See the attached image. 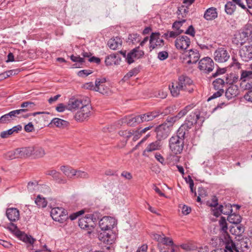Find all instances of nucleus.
Here are the masks:
<instances>
[{
	"instance_id": "obj_44",
	"label": "nucleus",
	"mask_w": 252,
	"mask_h": 252,
	"mask_svg": "<svg viewBox=\"0 0 252 252\" xmlns=\"http://www.w3.org/2000/svg\"><path fill=\"white\" fill-rule=\"evenodd\" d=\"M183 32H184V31H180V32H177L175 30L174 31L168 32L165 33L162 35V37H164L166 39H168V38H175L178 35L181 34Z\"/></svg>"
},
{
	"instance_id": "obj_47",
	"label": "nucleus",
	"mask_w": 252,
	"mask_h": 252,
	"mask_svg": "<svg viewBox=\"0 0 252 252\" xmlns=\"http://www.w3.org/2000/svg\"><path fill=\"white\" fill-rule=\"evenodd\" d=\"M35 204L39 208H44L47 206V201L45 200L44 198H42L40 195H38L36 199L35 200Z\"/></svg>"
},
{
	"instance_id": "obj_2",
	"label": "nucleus",
	"mask_w": 252,
	"mask_h": 252,
	"mask_svg": "<svg viewBox=\"0 0 252 252\" xmlns=\"http://www.w3.org/2000/svg\"><path fill=\"white\" fill-rule=\"evenodd\" d=\"M90 100L89 98H86L85 100L84 105L78 111L74 118L77 121L83 122L87 119L91 115L92 109L90 104Z\"/></svg>"
},
{
	"instance_id": "obj_30",
	"label": "nucleus",
	"mask_w": 252,
	"mask_h": 252,
	"mask_svg": "<svg viewBox=\"0 0 252 252\" xmlns=\"http://www.w3.org/2000/svg\"><path fill=\"white\" fill-rule=\"evenodd\" d=\"M122 43V39L116 37L114 38H111L108 41V46L112 50H116L121 46Z\"/></svg>"
},
{
	"instance_id": "obj_26",
	"label": "nucleus",
	"mask_w": 252,
	"mask_h": 252,
	"mask_svg": "<svg viewBox=\"0 0 252 252\" xmlns=\"http://www.w3.org/2000/svg\"><path fill=\"white\" fill-rule=\"evenodd\" d=\"M248 37V33L246 32H243L235 35V37L233 40L234 42L237 45H243L247 40Z\"/></svg>"
},
{
	"instance_id": "obj_45",
	"label": "nucleus",
	"mask_w": 252,
	"mask_h": 252,
	"mask_svg": "<svg viewBox=\"0 0 252 252\" xmlns=\"http://www.w3.org/2000/svg\"><path fill=\"white\" fill-rule=\"evenodd\" d=\"M235 8V4L232 2H228L225 5V11L228 14L231 15L234 12Z\"/></svg>"
},
{
	"instance_id": "obj_34",
	"label": "nucleus",
	"mask_w": 252,
	"mask_h": 252,
	"mask_svg": "<svg viewBox=\"0 0 252 252\" xmlns=\"http://www.w3.org/2000/svg\"><path fill=\"white\" fill-rule=\"evenodd\" d=\"M22 126L20 125H17L7 130L1 132L0 137L2 138L8 137V136L11 135L14 132H18V131L22 130Z\"/></svg>"
},
{
	"instance_id": "obj_38",
	"label": "nucleus",
	"mask_w": 252,
	"mask_h": 252,
	"mask_svg": "<svg viewBox=\"0 0 252 252\" xmlns=\"http://www.w3.org/2000/svg\"><path fill=\"white\" fill-rule=\"evenodd\" d=\"M61 170L68 178H71L75 176L76 171L70 167L63 166L61 167Z\"/></svg>"
},
{
	"instance_id": "obj_15",
	"label": "nucleus",
	"mask_w": 252,
	"mask_h": 252,
	"mask_svg": "<svg viewBox=\"0 0 252 252\" xmlns=\"http://www.w3.org/2000/svg\"><path fill=\"white\" fill-rule=\"evenodd\" d=\"M30 149V156H32L34 158H41L45 155L44 149L40 146L35 145L29 147Z\"/></svg>"
},
{
	"instance_id": "obj_24",
	"label": "nucleus",
	"mask_w": 252,
	"mask_h": 252,
	"mask_svg": "<svg viewBox=\"0 0 252 252\" xmlns=\"http://www.w3.org/2000/svg\"><path fill=\"white\" fill-rule=\"evenodd\" d=\"M78 225L81 229L87 230H91L94 227V224H92L91 221L88 220L87 215H86L85 217L82 218L79 220Z\"/></svg>"
},
{
	"instance_id": "obj_36",
	"label": "nucleus",
	"mask_w": 252,
	"mask_h": 252,
	"mask_svg": "<svg viewBox=\"0 0 252 252\" xmlns=\"http://www.w3.org/2000/svg\"><path fill=\"white\" fill-rule=\"evenodd\" d=\"M70 59L73 62L76 63L73 64L74 67H82L85 62V59L80 56L72 55Z\"/></svg>"
},
{
	"instance_id": "obj_11",
	"label": "nucleus",
	"mask_w": 252,
	"mask_h": 252,
	"mask_svg": "<svg viewBox=\"0 0 252 252\" xmlns=\"http://www.w3.org/2000/svg\"><path fill=\"white\" fill-rule=\"evenodd\" d=\"M159 32H152L150 38V48L151 51L156 47H162L164 45V40L159 38Z\"/></svg>"
},
{
	"instance_id": "obj_33",
	"label": "nucleus",
	"mask_w": 252,
	"mask_h": 252,
	"mask_svg": "<svg viewBox=\"0 0 252 252\" xmlns=\"http://www.w3.org/2000/svg\"><path fill=\"white\" fill-rule=\"evenodd\" d=\"M17 236L21 240L31 245L33 244L35 240L31 236H28L25 233L22 232L21 231H18L17 233Z\"/></svg>"
},
{
	"instance_id": "obj_48",
	"label": "nucleus",
	"mask_w": 252,
	"mask_h": 252,
	"mask_svg": "<svg viewBox=\"0 0 252 252\" xmlns=\"http://www.w3.org/2000/svg\"><path fill=\"white\" fill-rule=\"evenodd\" d=\"M138 69L137 68H133L130 70L126 74L123 78L124 81L128 80L130 77L133 76L137 75L138 73Z\"/></svg>"
},
{
	"instance_id": "obj_41",
	"label": "nucleus",
	"mask_w": 252,
	"mask_h": 252,
	"mask_svg": "<svg viewBox=\"0 0 252 252\" xmlns=\"http://www.w3.org/2000/svg\"><path fill=\"white\" fill-rule=\"evenodd\" d=\"M88 220L90 221L91 223H94L101 217L100 213L98 212H95L93 214L87 215Z\"/></svg>"
},
{
	"instance_id": "obj_43",
	"label": "nucleus",
	"mask_w": 252,
	"mask_h": 252,
	"mask_svg": "<svg viewBox=\"0 0 252 252\" xmlns=\"http://www.w3.org/2000/svg\"><path fill=\"white\" fill-rule=\"evenodd\" d=\"M189 8L184 5L179 7L177 13L178 15V18L181 19L186 17L187 13L189 12Z\"/></svg>"
},
{
	"instance_id": "obj_19",
	"label": "nucleus",
	"mask_w": 252,
	"mask_h": 252,
	"mask_svg": "<svg viewBox=\"0 0 252 252\" xmlns=\"http://www.w3.org/2000/svg\"><path fill=\"white\" fill-rule=\"evenodd\" d=\"M6 215L8 220L11 222L18 220L20 218L19 211L15 208H9L7 209Z\"/></svg>"
},
{
	"instance_id": "obj_51",
	"label": "nucleus",
	"mask_w": 252,
	"mask_h": 252,
	"mask_svg": "<svg viewBox=\"0 0 252 252\" xmlns=\"http://www.w3.org/2000/svg\"><path fill=\"white\" fill-rule=\"evenodd\" d=\"M186 21V20L185 19L176 21L173 24L172 28L177 32H180V31H184L183 30L181 29V27H182L183 24Z\"/></svg>"
},
{
	"instance_id": "obj_49",
	"label": "nucleus",
	"mask_w": 252,
	"mask_h": 252,
	"mask_svg": "<svg viewBox=\"0 0 252 252\" xmlns=\"http://www.w3.org/2000/svg\"><path fill=\"white\" fill-rule=\"evenodd\" d=\"M178 120V119L176 116H169L166 118L164 123H166L168 127L170 128V127L172 126L173 124Z\"/></svg>"
},
{
	"instance_id": "obj_21",
	"label": "nucleus",
	"mask_w": 252,
	"mask_h": 252,
	"mask_svg": "<svg viewBox=\"0 0 252 252\" xmlns=\"http://www.w3.org/2000/svg\"><path fill=\"white\" fill-rule=\"evenodd\" d=\"M239 54L243 60L247 61L252 58V46H245L239 51Z\"/></svg>"
},
{
	"instance_id": "obj_14",
	"label": "nucleus",
	"mask_w": 252,
	"mask_h": 252,
	"mask_svg": "<svg viewBox=\"0 0 252 252\" xmlns=\"http://www.w3.org/2000/svg\"><path fill=\"white\" fill-rule=\"evenodd\" d=\"M232 206L230 204L225 205L224 206L220 205L218 208L212 210V214L217 217H219L221 214L229 215L232 212Z\"/></svg>"
},
{
	"instance_id": "obj_62",
	"label": "nucleus",
	"mask_w": 252,
	"mask_h": 252,
	"mask_svg": "<svg viewBox=\"0 0 252 252\" xmlns=\"http://www.w3.org/2000/svg\"><path fill=\"white\" fill-rule=\"evenodd\" d=\"M244 97L246 100L252 102V89L249 90L244 95Z\"/></svg>"
},
{
	"instance_id": "obj_59",
	"label": "nucleus",
	"mask_w": 252,
	"mask_h": 252,
	"mask_svg": "<svg viewBox=\"0 0 252 252\" xmlns=\"http://www.w3.org/2000/svg\"><path fill=\"white\" fill-rule=\"evenodd\" d=\"M139 37V35L137 33H132L130 34L128 36V39L130 40L132 43L137 42V39ZM140 40H138L137 42H139Z\"/></svg>"
},
{
	"instance_id": "obj_32",
	"label": "nucleus",
	"mask_w": 252,
	"mask_h": 252,
	"mask_svg": "<svg viewBox=\"0 0 252 252\" xmlns=\"http://www.w3.org/2000/svg\"><path fill=\"white\" fill-rule=\"evenodd\" d=\"M35 106V104L32 101H27L23 102L21 104V107L23 108V109H18V110L22 111V112H21V116L23 115V114L26 112H27L28 111L32 110V109H34V107Z\"/></svg>"
},
{
	"instance_id": "obj_17",
	"label": "nucleus",
	"mask_w": 252,
	"mask_h": 252,
	"mask_svg": "<svg viewBox=\"0 0 252 252\" xmlns=\"http://www.w3.org/2000/svg\"><path fill=\"white\" fill-rule=\"evenodd\" d=\"M200 58V55L197 50L191 49L189 51L186 55V58L184 60H187L188 64L195 63L198 61Z\"/></svg>"
},
{
	"instance_id": "obj_57",
	"label": "nucleus",
	"mask_w": 252,
	"mask_h": 252,
	"mask_svg": "<svg viewBox=\"0 0 252 252\" xmlns=\"http://www.w3.org/2000/svg\"><path fill=\"white\" fill-rule=\"evenodd\" d=\"M207 204L210 207H216L218 205V199L216 196H213L211 201H207Z\"/></svg>"
},
{
	"instance_id": "obj_53",
	"label": "nucleus",
	"mask_w": 252,
	"mask_h": 252,
	"mask_svg": "<svg viewBox=\"0 0 252 252\" xmlns=\"http://www.w3.org/2000/svg\"><path fill=\"white\" fill-rule=\"evenodd\" d=\"M119 133L120 136L126 138V139H128L134 134L133 131L131 132L130 131L127 130H121L119 131Z\"/></svg>"
},
{
	"instance_id": "obj_52",
	"label": "nucleus",
	"mask_w": 252,
	"mask_h": 252,
	"mask_svg": "<svg viewBox=\"0 0 252 252\" xmlns=\"http://www.w3.org/2000/svg\"><path fill=\"white\" fill-rule=\"evenodd\" d=\"M38 186V183L37 182H30L28 184L27 188L28 190L32 192L34 190L36 189Z\"/></svg>"
},
{
	"instance_id": "obj_10",
	"label": "nucleus",
	"mask_w": 252,
	"mask_h": 252,
	"mask_svg": "<svg viewBox=\"0 0 252 252\" xmlns=\"http://www.w3.org/2000/svg\"><path fill=\"white\" fill-rule=\"evenodd\" d=\"M252 71H242L240 81H241V86L243 83L247 82L245 86V90H252Z\"/></svg>"
},
{
	"instance_id": "obj_61",
	"label": "nucleus",
	"mask_w": 252,
	"mask_h": 252,
	"mask_svg": "<svg viewBox=\"0 0 252 252\" xmlns=\"http://www.w3.org/2000/svg\"><path fill=\"white\" fill-rule=\"evenodd\" d=\"M48 175L52 176L55 179H57L59 178V176L60 175V173L57 172L55 170H52L50 171H48L47 173Z\"/></svg>"
},
{
	"instance_id": "obj_22",
	"label": "nucleus",
	"mask_w": 252,
	"mask_h": 252,
	"mask_svg": "<svg viewBox=\"0 0 252 252\" xmlns=\"http://www.w3.org/2000/svg\"><path fill=\"white\" fill-rule=\"evenodd\" d=\"M200 116L199 114L195 113H192L188 116L184 124L190 129L193 126V125L197 123V120H198Z\"/></svg>"
},
{
	"instance_id": "obj_42",
	"label": "nucleus",
	"mask_w": 252,
	"mask_h": 252,
	"mask_svg": "<svg viewBox=\"0 0 252 252\" xmlns=\"http://www.w3.org/2000/svg\"><path fill=\"white\" fill-rule=\"evenodd\" d=\"M117 55L116 54H111L106 57L105 63L106 65H112L113 64H116Z\"/></svg>"
},
{
	"instance_id": "obj_50",
	"label": "nucleus",
	"mask_w": 252,
	"mask_h": 252,
	"mask_svg": "<svg viewBox=\"0 0 252 252\" xmlns=\"http://www.w3.org/2000/svg\"><path fill=\"white\" fill-rule=\"evenodd\" d=\"M162 240H161L160 243L161 245L165 246L166 247H169V246H172L173 245V242L172 239L166 237L163 234H162Z\"/></svg>"
},
{
	"instance_id": "obj_7",
	"label": "nucleus",
	"mask_w": 252,
	"mask_h": 252,
	"mask_svg": "<svg viewBox=\"0 0 252 252\" xmlns=\"http://www.w3.org/2000/svg\"><path fill=\"white\" fill-rule=\"evenodd\" d=\"M214 64V62L210 58L205 57L199 62L198 68L205 73H209L213 70Z\"/></svg>"
},
{
	"instance_id": "obj_55",
	"label": "nucleus",
	"mask_w": 252,
	"mask_h": 252,
	"mask_svg": "<svg viewBox=\"0 0 252 252\" xmlns=\"http://www.w3.org/2000/svg\"><path fill=\"white\" fill-rule=\"evenodd\" d=\"M4 158L6 159L11 160L16 158L15 152L14 151H11L7 152L4 155Z\"/></svg>"
},
{
	"instance_id": "obj_31",
	"label": "nucleus",
	"mask_w": 252,
	"mask_h": 252,
	"mask_svg": "<svg viewBox=\"0 0 252 252\" xmlns=\"http://www.w3.org/2000/svg\"><path fill=\"white\" fill-rule=\"evenodd\" d=\"M29 147L22 148H18L15 150L16 158H23L30 157V152Z\"/></svg>"
},
{
	"instance_id": "obj_4",
	"label": "nucleus",
	"mask_w": 252,
	"mask_h": 252,
	"mask_svg": "<svg viewBox=\"0 0 252 252\" xmlns=\"http://www.w3.org/2000/svg\"><path fill=\"white\" fill-rule=\"evenodd\" d=\"M169 147L174 154H180L183 149L184 141L179 139L177 136H172L169 141Z\"/></svg>"
},
{
	"instance_id": "obj_37",
	"label": "nucleus",
	"mask_w": 252,
	"mask_h": 252,
	"mask_svg": "<svg viewBox=\"0 0 252 252\" xmlns=\"http://www.w3.org/2000/svg\"><path fill=\"white\" fill-rule=\"evenodd\" d=\"M228 215V220L230 223L239 224L241 222L242 218L240 215L235 213H230Z\"/></svg>"
},
{
	"instance_id": "obj_9",
	"label": "nucleus",
	"mask_w": 252,
	"mask_h": 252,
	"mask_svg": "<svg viewBox=\"0 0 252 252\" xmlns=\"http://www.w3.org/2000/svg\"><path fill=\"white\" fill-rule=\"evenodd\" d=\"M155 131L157 133L158 139L161 141L167 137L170 132V128L168 127L166 123H164L157 126L155 128Z\"/></svg>"
},
{
	"instance_id": "obj_56",
	"label": "nucleus",
	"mask_w": 252,
	"mask_h": 252,
	"mask_svg": "<svg viewBox=\"0 0 252 252\" xmlns=\"http://www.w3.org/2000/svg\"><path fill=\"white\" fill-rule=\"evenodd\" d=\"M218 90V91L217 92L215 93L212 96H211L210 97L208 98V101L213 99H214V98H216L220 96L222 94L224 93L223 89H221L220 90Z\"/></svg>"
},
{
	"instance_id": "obj_54",
	"label": "nucleus",
	"mask_w": 252,
	"mask_h": 252,
	"mask_svg": "<svg viewBox=\"0 0 252 252\" xmlns=\"http://www.w3.org/2000/svg\"><path fill=\"white\" fill-rule=\"evenodd\" d=\"M75 176L77 178L87 179L89 177L88 173L82 171H76Z\"/></svg>"
},
{
	"instance_id": "obj_35",
	"label": "nucleus",
	"mask_w": 252,
	"mask_h": 252,
	"mask_svg": "<svg viewBox=\"0 0 252 252\" xmlns=\"http://www.w3.org/2000/svg\"><path fill=\"white\" fill-rule=\"evenodd\" d=\"M51 124H53L57 127L60 128H66L69 126V122L67 121L57 118H54L52 120Z\"/></svg>"
},
{
	"instance_id": "obj_3",
	"label": "nucleus",
	"mask_w": 252,
	"mask_h": 252,
	"mask_svg": "<svg viewBox=\"0 0 252 252\" xmlns=\"http://www.w3.org/2000/svg\"><path fill=\"white\" fill-rule=\"evenodd\" d=\"M50 213L52 219L60 223L64 222L67 219V211L62 207L52 209Z\"/></svg>"
},
{
	"instance_id": "obj_5",
	"label": "nucleus",
	"mask_w": 252,
	"mask_h": 252,
	"mask_svg": "<svg viewBox=\"0 0 252 252\" xmlns=\"http://www.w3.org/2000/svg\"><path fill=\"white\" fill-rule=\"evenodd\" d=\"M230 55L224 48H218L214 53V58L216 62L222 63L228 60Z\"/></svg>"
},
{
	"instance_id": "obj_13",
	"label": "nucleus",
	"mask_w": 252,
	"mask_h": 252,
	"mask_svg": "<svg viewBox=\"0 0 252 252\" xmlns=\"http://www.w3.org/2000/svg\"><path fill=\"white\" fill-rule=\"evenodd\" d=\"M106 80L105 78H97L95 80V91L103 94H108L109 88L105 84Z\"/></svg>"
},
{
	"instance_id": "obj_39",
	"label": "nucleus",
	"mask_w": 252,
	"mask_h": 252,
	"mask_svg": "<svg viewBox=\"0 0 252 252\" xmlns=\"http://www.w3.org/2000/svg\"><path fill=\"white\" fill-rule=\"evenodd\" d=\"M212 84L215 90H220L221 89H223L225 81L223 79L219 78L214 80Z\"/></svg>"
},
{
	"instance_id": "obj_64",
	"label": "nucleus",
	"mask_w": 252,
	"mask_h": 252,
	"mask_svg": "<svg viewBox=\"0 0 252 252\" xmlns=\"http://www.w3.org/2000/svg\"><path fill=\"white\" fill-rule=\"evenodd\" d=\"M24 129L26 132H32L34 130L33 125L32 123H29L25 126Z\"/></svg>"
},
{
	"instance_id": "obj_28",
	"label": "nucleus",
	"mask_w": 252,
	"mask_h": 252,
	"mask_svg": "<svg viewBox=\"0 0 252 252\" xmlns=\"http://www.w3.org/2000/svg\"><path fill=\"white\" fill-rule=\"evenodd\" d=\"M189 128L183 124L177 130V134L174 136L184 141L185 138L189 133Z\"/></svg>"
},
{
	"instance_id": "obj_23",
	"label": "nucleus",
	"mask_w": 252,
	"mask_h": 252,
	"mask_svg": "<svg viewBox=\"0 0 252 252\" xmlns=\"http://www.w3.org/2000/svg\"><path fill=\"white\" fill-rule=\"evenodd\" d=\"M239 93V91L237 85H231L225 91V96L228 99L236 96Z\"/></svg>"
},
{
	"instance_id": "obj_25",
	"label": "nucleus",
	"mask_w": 252,
	"mask_h": 252,
	"mask_svg": "<svg viewBox=\"0 0 252 252\" xmlns=\"http://www.w3.org/2000/svg\"><path fill=\"white\" fill-rule=\"evenodd\" d=\"M162 113H160L158 111H152L148 112L145 114L140 115L142 123L145 122H149L153 120L159 116L160 114H162Z\"/></svg>"
},
{
	"instance_id": "obj_60",
	"label": "nucleus",
	"mask_w": 252,
	"mask_h": 252,
	"mask_svg": "<svg viewBox=\"0 0 252 252\" xmlns=\"http://www.w3.org/2000/svg\"><path fill=\"white\" fill-rule=\"evenodd\" d=\"M185 33L187 34L190 35L193 37L195 35V32L193 26L192 25H190L189 27V28L185 32Z\"/></svg>"
},
{
	"instance_id": "obj_20",
	"label": "nucleus",
	"mask_w": 252,
	"mask_h": 252,
	"mask_svg": "<svg viewBox=\"0 0 252 252\" xmlns=\"http://www.w3.org/2000/svg\"><path fill=\"white\" fill-rule=\"evenodd\" d=\"M223 241L225 244L224 250H226L227 252H235V250L237 249L229 234H226V236L223 237Z\"/></svg>"
},
{
	"instance_id": "obj_12",
	"label": "nucleus",
	"mask_w": 252,
	"mask_h": 252,
	"mask_svg": "<svg viewBox=\"0 0 252 252\" xmlns=\"http://www.w3.org/2000/svg\"><path fill=\"white\" fill-rule=\"evenodd\" d=\"M190 40L186 35L179 36L175 41V46L178 49L186 50L189 46Z\"/></svg>"
},
{
	"instance_id": "obj_18",
	"label": "nucleus",
	"mask_w": 252,
	"mask_h": 252,
	"mask_svg": "<svg viewBox=\"0 0 252 252\" xmlns=\"http://www.w3.org/2000/svg\"><path fill=\"white\" fill-rule=\"evenodd\" d=\"M22 111L13 110L2 116L0 118V124H7L10 123L17 115H20Z\"/></svg>"
},
{
	"instance_id": "obj_16",
	"label": "nucleus",
	"mask_w": 252,
	"mask_h": 252,
	"mask_svg": "<svg viewBox=\"0 0 252 252\" xmlns=\"http://www.w3.org/2000/svg\"><path fill=\"white\" fill-rule=\"evenodd\" d=\"M122 123L126 124L130 126H134L142 123L141 117L140 115L135 116H129L122 119Z\"/></svg>"
},
{
	"instance_id": "obj_27",
	"label": "nucleus",
	"mask_w": 252,
	"mask_h": 252,
	"mask_svg": "<svg viewBox=\"0 0 252 252\" xmlns=\"http://www.w3.org/2000/svg\"><path fill=\"white\" fill-rule=\"evenodd\" d=\"M161 146L160 141L158 139L157 141L150 143L147 146L143 152V155L145 156L146 152H152L154 151L160 150L161 148Z\"/></svg>"
},
{
	"instance_id": "obj_63",
	"label": "nucleus",
	"mask_w": 252,
	"mask_h": 252,
	"mask_svg": "<svg viewBox=\"0 0 252 252\" xmlns=\"http://www.w3.org/2000/svg\"><path fill=\"white\" fill-rule=\"evenodd\" d=\"M182 213L185 215H187L190 213L191 212L190 207L186 206L185 205H183L182 207Z\"/></svg>"
},
{
	"instance_id": "obj_40",
	"label": "nucleus",
	"mask_w": 252,
	"mask_h": 252,
	"mask_svg": "<svg viewBox=\"0 0 252 252\" xmlns=\"http://www.w3.org/2000/svg\"><path fill=\"white\" fill-rule=\"evenodd\" d=\"M220 225L221 227V232L223 235V237L226 236V234H228L227 232V224L224 218L221 217L220 220Z\"/></svg>"
},
{
	"instance_id": "obj_29",
	"label": "nucleus",
	"mask_w": 252,
	"mask_h": 252,
	"mask_svg": "<svg viewBox=\"0 0 252 252\" xmlns=\"http://www.w3.org/2000/svg\"><path fill=\"white\" fill-rule=\"evenodd\" d=\"M218 16L217 9L215 7H210L205 11L204 17L207 20H212Z\"/></svg>"
},
{
	"instance_id": "obj_46",
	"label": "nucleus",
	"mask_w": 252,
	"mask_h": 252,
	"mask_svg": "<svg viewBox=\"0 0 252 252\" xmlns=\"http://www.w3.org/2000/svg\"><path fill=\"white\" fill-rule=\"evenodd\" d=\"M136 49H132L130 52L128 53L126 58V61L128 64H131L134 62V59H137L135 52Z\"/></svg>"
},
{
	"instance_id": "obj_1",
	"label": "nucleus",
	"mask_w": 252,
	"mask_h": 252,
	"mask_svg": "<svg viewBox=\"0 0 252 252\" xmlns=\"http://www.w3.org/2000/svg\"><path fill=\"white\" fill-rule=\"evenodd\" d=\"M194 85L192 81L189 77L186 75H182L179 77L178 81L172 82L169 85L172 95L177 97L181 91H184L191 93L194 90Z\"/></svg>"
},
{
	"instance_id": "obj_58",
	"label": "nucleus",
	"mask_w": 252,
	"mask_h": 252,
	"mask_svg": "<svg viewBox=\"0 0 252 252\" xmlns=\"http://www.w3.org/2000/svg\"><path fill=\"white\" fill-rule=\"evenodd\" d=\"M168 57V53L166 51H161L158 53V58L161 60L163 61L166 59Z\"/></svg>"
},
{
	"instance_id": "obj_8",
	"label": "nucleus",
	"mask_w": 252,
	"mask_h": 252,
	"mask_svg": "<svg viewBox=\"0 0 252 252\" xmlns=\"http://www.w3.org/2000/svg\"><path fill=\"white\" fill-rule=\"evenodd\" d=\"M86 98H89L83 97L77 98H70L67 105L68 109L71 111H74L78 108L80 109V108L84 105L85 100Z\"/></svg>"
},
{
	"instance_id": "obj_6",
	"label": "nucleus",
	"mask_w": 252,
	"mask_h": 252,
	"mask_svg": "<svg viewBox=\"0 0 252 252\" xmlns=\"http://www.w3.org/2000/svg\"><path fill=\"white\" fill-rule=\"evenodd\" d=\"M116 224L114 218L109 216H105L99 221V226L102 230H108L113 228Z\"/></svg>"
}]
</instances>
